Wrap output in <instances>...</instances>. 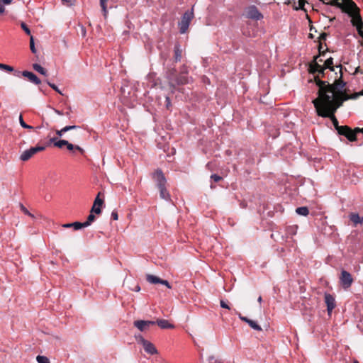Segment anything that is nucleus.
Wrapping results in <instances>:
<instances>
[{
  "label": "nucleus",
  "instance_id": "obj_1",
  "mask_svg": "<svg viewBox=\"0 0 363 363\" xmlns=\"http://www.w3.org/2000/svg\"><path fill=\"white\" fill-rule=\"evenodd\" d=\"M338 67L340 68V72L342 74V66L340 65ZM342 74L338 79H336L333 84H328L327 82L316 79V84L319 87L318 89V97L314 100H319L321 103H328L325 99L327 96L330 97L329 100H332L333 104L342 103L349 99L350 96L344 92L343 89L345 86V83L342 80Z\"/></svg>",
  "mask_w": 363,
  "mask_h": 363
},
{
  "label": "nucleus",
  "instance_id": "obj_2",
  "mask_svg": "<svg viewBox=\"0 0 363 363\" xmlns=\"http://www.w3.org/2000/svg\"><path fill=\"white\" fill-rule=\"evenodd\" d=\"M329 99L330 98L327 96L325 101H328V103H321L319 102V100H313V104L315 108L317 114L321 117L330 118L335 129L337 130V128L340 127V125H338V121L334 114L337 109L342 105L340 103L333 104V101L331 99L329 100Z\"/></svg>",
  "mask_w": 363,
  "mask_h": 363
},
{
  "label": "nucleus",
  "instance_id": "obj_3",
  "mask_svg": "<svg viewBox=\"0 0 363 363\" xmlns=\"http://www.w3.org/2000/svg\"><path fill=\"white\" fill-rule=\"evenodd\" d=\"M345 1L347 9L344 11L352 17L351 20L352 26L357 28L358 26L363 25V22L359 13V9L355 3L352 0H345Z\"/></svg>",
  "mask_w": 363,
  "mask_h": 363
},
{
  "label": "nucleus",
  "instance_id": "obj_4",
  "mask_svg": "<svg viewBox=\"0 0 363 363\" xmlns=\"http://www.w3.org/2000/svg\"><path fill=\"white\" fill-rule=\"evenodd\" d=\"M338 134L345 136L350 141H354L357 140L356 135L359 133H363V128H356L352 130L347 125H341L337 130Z\"/></svg>",
  "mask_w": 363,
  "mask_h": 363
},
{
  "label": "nucleus",
  "instance_id": "obj_5",
  "mask_svg": "<svg viewBox=\"0 0 363 363\" xmlns=\"http://www.w3.org/2000/svg\"><path fill=\"white\" fill-rule=\"evenodd\" d=\"M194 18L193 9L191 11H186L182 17L181 21L179 23V30L181 33H185L188 30L190 22Z\"/></svg>",
  "mask_w": 363,
  "mask_h": 363
},
{
  "label": "nucleus",
  "instance_id": "obj_6",
  "mask_svg": "<svg viewBox=\"0 0 363 363\" xmlns=\"http://www.w3.org/2000/svg\"><path fill=\"white\" fill-rule=\"evenodd\" d=\"M45 150L44 146H36V147H32L28 150H26L22 152V154L20 156V159L22 161H28L29 159H30L35 154H36L38 152L43 151Z\"/></svg>",
  "mask_w": 363,
  "mask_h": 363
},
{
  "label": "nucleus",
  "instance_id": "obj_7",
  "mask_svg": "<svg viewBox=\"0 0 363 363\" xmlns=\"http://www.w3.org/2000/svg\"><path fill=\"white\" fill-rule=\"evenodd\" d=\"M152 178L156 182L158 189L166 186L167 179L161 169H157L154 172Z\"/></svg>",
  "mask_w": 363,
  "mask_h": 363
},
{
  "label": "nucleus",
  "instance_id": "obj_8",
  "mask_svg": "<svg viewBox=\"0 0 363 363\" xmlns=\"http://www.w3.org/2000/svg\"><path fill=\"white\" fill-rule=\"evenodd\" d=\"M246 16L253 20H260L263 18V15L259 11L255 6H250L246 10Z\"/></svg>",
  "mask_w": 363,
  "mask_h": 363
},
{
  "label": "nucleus",
  "instance_id": "obj_9",
  "mask_svg": "<svg viewBox=\"0 0 363 363\" xmlns=\"http://www.w3.org/2000/svg\"><path fill=\"white\" fill-rule=\"evenodd\" d=\"M16 76L19 77L20 74L26 77L30 82L34 84L38 85L41 83L40 79L33 72L29 71H23L22 72H16L14 74Z\"/></svg>",
  "mask_w": 363,
  "mask_h": 363
},
{
  "label": "nucleus",
  "instance_id": "obj_10",
  "mask_svg": "<svg viewBox=\"0 0 363 363\" xmlns=\"http://www.w3.org/2000/svg\"><path fill=\"white\" fill-rule=\"evenodd\" d=\"M133 325L140 331L144 332L147 330L150 326L155 325V321L140 320L134 321Z\"/></svg>",
  "mask_w": 363,
  "mask_h": 363
},
{
  "label": "nucleus",
  "instance_id": "obj_11",
  "mask_svg": "<svg viewBox=\"0 0 363 363\" xmlns=\"http://www.w3.org/2000/svg\"><path fill=\"white\" fill-rule=\"evenodd\" d=\"M323 60L320 58V56L315 57L314 61L311 64L310 69L312 72H318L319 74H323L324 67L321 66L319 62H322Z\"/></svg>",
  "mask_w": 363,
  "mask_h": 363
},
{
  "label": "nucleus",
  "instance_id": "obj_12",
  "mask_svg": "<svg viewBox=\"0 0 363 363\" xmlns=\"http://www.w3.org/2000/svg\"><path fill=\"white\" fill-rule=\"evenodd\" d=\"M340 281L344 288H349L352 282L353 279L351 274L345 270H342L341 272Z\"/></svg>",
  "mask_w": 363,
  "mask_h": 363
},
{
  "label": "nucleus",
  "instance_id": "obj_13",
  "mask_svg": "<svg viewBox=\"0 0 363 363\" xmlns=\"http://www.w3.org/2000/svg\"><path fill=\"white\" fill-rule=\"evenodd\" d=\"M325 302L327 306V311L330 314L336 306L334 296L330 294H325Z\"/></svg>",
  "mask_w": 363,
  "mask_h": 363
},
{
  "label": "nucleus",
  "instance_id": "obj_14",
  "mask_svg": "<svg viewBox=\"0 0 363 363\" xmlns=\"http://www.w3.org/2000/svg\"><path fill=\"white\" fill-rule=\"evenodd\" d=\"M143 347L145 351L148 354H155L157 353V350L154 345L147 340L145 342V343L143 345Z\"/></svg>",
  "mask_w": 363,
  "mask_h": 363
},
{
  "label": "nucleus",
  "instance_id": "obj_15",
  "mask_svg": "<svg viewBox=\"0 0 363 363\" xmlns=\"http://www.w3.org/2000/svg\"><path fill=\"white\" fill-rule=\"evenodd\" d=\"M155 324H157L162 329L174 328V325L169 323L167 320L160 319L155 321Z\"/></svg>",
  "mask_w": 363,
  "mask_h": 363
},
{
  "label": "nucleus",
  "instance_id": "obj_16",
  "mask_svg": "<svg viewBox=\"0 0 363 363\" xmlns=\"http://www.w3.org/2000/svg\"><path fill=\"white\" fill-rule=\"evenodd\" d=\"M187 73L186 71L182 72L177 78L176 82L177 84H185L189 82L188 77H186V74Z\"/></svg>",
  "mask_w": 363,
  "mask_h": 363
},
{
  "label": "nucleus",
  "instance_id": "obj_17",
  "mask_svg": "<svg viewBox=\"0 0 363 363\" xmlns=\"http://www.w3.org/2000/svg\"><path fill=\"white\" fill-rule=\"evenodd\" d=\"M160 190V196L161 199L165 201H170V194L169 191L166 189V186L159 188Z\"/></svg>",
  "mask_w": 363,
  "mask_h": 363
},
{
  "label": "nucleus",
  "instance_id": "obj_18",
  "mask_svg": "<svg viewBox=\"0 0 363 363\" xmlns=\"http://www.w3.org/2000/svg\"><path fill=\"white\" fill-rule=\"evenodd\" d=\"M146 280L150 284H160L161 279L152 274H147Z\"/></svg>",
  "mask_w": 363,
  "mask_h": 363
},
{
  "label": "nucleus",
  "instance_id": "obj_19",
  "mask_svg": "<svg viewBox=\"0 0 363 363\" xmlns=\"http://www.w3.org/2000/svg\"><path fill=\"white\" fill-rule=\"evenodd\" d=\"M350 219L354 224L362 223L363 222V218H361L357 213H351L350 215Z\"/></svg>",
  "mask_w": 363,
  "mask_h": 363
},
{
  "label": "nucleus",
  "instance_id": "obj_20",
  "mask_svg": "<svg viewBox=\"0 0 363 363\" xmlns=\"http://www.w3.org/2000/svg\"><path fill=\"white\" fill-rule=\"evenodd\" d=\"M174 59L176 62H179L182 59V50L179 45L174 46Z\"/></svg>",
  "mask_w": 363,
  "mask_h": 363
},
{
  "label": "nucleus",
  "instance_id": "obj_21",
  "mask_svg": "<svg viewBox=\"0 0 363 363\" xmlns=\"http://www.w3.org/2000/svg\"><path fill=\"white\" fill-rule=\"evenodd\" d=\"M50 142H52V143L53 142L54 145L59 148H62L63 146H65V145H66V144H67V140H60L58 141H55V138H51Z\"/></svg>",
  "mask_w": 363,
  "mask_h": 363
},
{
  "label": "nucleus",
  "instance_id": "obj_22",
  "mask_svg": "<svg viewBox=\"0 0 363 363\" xmlns=\"http://www.w3.org/2000/svg\"><path fill=\"white\" fill-rule=\"evenodd\" d=\"M296 212L301 216H306L309 213L308 208L306 206L298 207L296 209Z\"/></svg>",
  "mask_w": 363,
  "mask_h": 363
},
{
  "label": "nucleus",
  "instance_id": "obj_23",
  "mask_svg": "<svg viewBox=\"0 0 363 363\" xmlns=\"http://www.w3.org/2000/svg\"><path fill=\"white\" fill-rule=\"evenodd\" d=\"M33 68L41 74L44 76L47 75V71L41 65L35 63L33 65Z\"/></svg>",
  "mask_w": 363,
  "mask_h": 363
},
{
  "label": "nucleus",
  "instance_id": "obj_24",
  "mask_svg": "<svg viewBox=\"0 0 363 363\" xmlns=\"http://www.w3.org/2000/svg\"><path fill=\"white\" fill-rule=\"evenodd\" d=\"M333 59L332 57L328 58L324 62V70L327 68H329L331 71H334V67H333Z\"/></svg>",
  "mask_w": 363,
  "mask_h": 363
},
{
  "label": "nucleus",
  "instance_id": "obj_25",
  "mask_svg": "<svg viewBox=\"0 0 363 363\" xmlns=\"http://www.w3.org/2000/svg\"><path fill=\"white\" fill-rule=\"evenodd\" d=\"M335 1V5L337 6L338 8L341 9L342 11H345L347 9L346 7V1L345 0H334Z\"/></svg>",
  "mask_w": 363,
  "mask_h": 363
},
{
  "label": "nucleus",
  "instance_id": "obj_26",
  "mask_svg": "<svg viewBox=\"0 0 363 363\" xmlns=\"http://www.w3.org/2000/svg\"><path fill=\"white\" fill-rule=\"evenodd\" d=\"M72 228L75 230H79L82 228H86V226L84 225L85 223L84 222V223H80V222H74V223H72Z\"/></svg>",
  "mask_w": 363,
  "mask_h": 363
},
{
  "label": "nucleus",
  "instance_id": "obj_27",
  "mask_svg": "<svg viewBox=\"0 0 363 363\" xmlns=\"http://www.w3.org/2000/svg\"><path fill=\"white\" fill-rule=\"evenodd\" d=\"M108 0H100V5L101 6V9H102V11H103V13H104V16L106 17L107 13H108V11H107V9H106V3H107Z\"/></svg>",
  "mask_w": 363,
  "mask_h": 363
},
{
  "label": "nucleus",
  "instance_id": "obj_28",
  "mask_svg": "<svg viewBox=\"0 0 363 363\" xmlns=\"http://www.w3.org/2000/svg\"><path fill=\"white\" fill-rule=\"evenodd\" d=\"M252 328L255 330L261 331L262 328L254 320H251L248 324Z\"/></svg>",
  "mask_w": 363,
  "mask_h": 363
},
{
  "label": "nucleus",
  "instance_id": "obj_29",
  "mask_svg": "<svg viewBox=\"0 0 363 363\" xmlns=\"http://www.w3.org/2000/svg\"><path fill=\"white\" fill-rule=\"evenodd\" d=\"M94 220L95 216L92 213H91V214H89V216H88L86 221L84 222V225H86V227L89 226Z\"/></svg>",
  "mask_w": 363,
  "mask_h": 363
},
{
  "label": "nucleus",
  "instance_id": "obj_30",
  "mask_svg": "<svg viewBox=\"0 0 363 363\" xmlns=\"http://www.w3.org/2000/svg\"><path fill=\"white\" fill-rule=\"evenodd\" d=\"M38 363H50L48 357L38 355L36 358Z\"/></svg>",
  "mask_w": 363,
  "mask_h": 363
},
{
  "label": "nucleus",
  "instance_id": "obj_31",
  "mask_svg": "<svg viewBox=\"0 0 363 363\" xmlns=\"http://www.w3.org/2000/svg\"><path fill=\"white\" fill-rule=\"evenodd\" d=\"M0 69L8 71V72H13V68L11 66H9L8 65L0 63Z\"/></svg>",
  "mask_w": 363,
  "mask_h": 363
},
{
  "label": "nucleus",
  "instance_id": "obj_32",
  "mask_svg": "<svg viewBox=\"0 0 363 363\" xmlns=\"http://www.w3.org/2000/svg\"><path fill=\"white\" fill-rule=\"evenodd\" d=\"M135 338L142 345L147 341L141 335H135Z\"/></svg>",
  "mask_w": 363,
  "mask_h": 363
},
{
  "label": "nucleus",
  "instance_id": "obj_33",
  "mask_svg": "<svg viewBox=\"0 0 363 363\" xmlns=\"http://www.w3.org/2000/svg\"><path fill=\"white\" fill-rule=\"evenodd\" d=\"M30 48L33 53H36V49L35 48L34 39L33 36L30 38Z\"/></svg>",
  "mask_w": 363,
  "mask_h": 363
},
{
  "label": "nucleus",
  "instance_id": "obj_34",
  "mask_svg": "<svg viewBox=\"0 0 363 363\" xmlns=\"http://www.w3.org/2000/svg\"><path fill=\"white\" fill-rule=\"evenodd\" d=\"M66 146L69 150H72L74 148H75L81 152H83V150L79 146H77V145L74 146L72 144L69 143L68 141H67V144H66Z\"/></svg>",
  "mask_w": 363,
  "mask_h": 363
},
{
  "label": "nucleus",
  "instance_id": "obj_35",
  "mask_svg": "<svg viewBox=\"0 0 363 363\" xmlns=\"http://www.w3.org/2000/svg\"><path fill=\"white\" fill-rule=\"evenodd\" d=\"M20 208L21 210L26 215L30 216L31 218H34V216L33 214H32L31 213H30L28 209L21 203H20Z\"/></svg>",
  "mask_w": 363,
  "mask_h": 363
},
{
  "label": "nucleus",
  "instance_id": "obj_36",
  "mask_svg": "<svg viewBox=\"0 0 363 363\" xmlns=\"http://www.w3.org/2000/svg\"><path fill=\"white\" fill-rule=\"evenodd\" d=\"M46 82L49 85L50 87H51L52 89H54L55 91H57L60 94L62 95V93L60 91V90L57 88V86L55 84L50 82L49 81H47Z\"/></svg>",
  "mask_w": 363,
  "mask_h": 363
},
{
  "label": "nucleus",
  "instance_id": "obj_37",
  "mask_svg": "<svg viewBox=\"0 0 363 363\" xmlns=\"http://www.w3.org/2000/svg\"><path fill=\"white\" fill-rule=\"evenodd\" d=\"M79 128V126L77 125H67V126H65L62 128V131H64L65 133L69 131V130H74V129H77Z\"/></svg>",
  "mask_w": 363,
  "mask_h": 363
},
{
  "label": "nucleus",
  "instance_id": "obj_38",
  "mask_svg": "<svg viewBox=\"0 0 363 363\" xmlns=\"http://www.w3.org/2000/svg\"><path fill=\"white\" fill-rule=\"evenodd\" d=\"M104 203V201L99 198V194L96 196L95 199L94 203L93 206L98 205L99 207L101 206Z\"/></svg>",
  "mask_w": 363,
  "mask_h": 363
},
{
  "label": "nucleus",
  "instance_id": "obj_39",
  "mask_svg": "<svg viewBox=\"0 0 363 363\" xmlns=\"http://www.w3.org/2000/svg\"><path fill=\"white\" fill-rule=\"evenodd\" d=\"M62 4L67 6H71L74 4L75 0H62Z\"/></svg>",
  "mask_w": 363,
  "mask_h": 363
},
{
  "label": "nucleus",
  "instance_id": "obj_40",
  "mask_svg": "<svg viewBox=\"0 0 363 363\" xmlns=\"http://www.w3.org/2000/svg\"><path fill=\"white\" fill-rule=\"evenodd\" d=\"M101 210L99 206L96 207V206H93L91 210V213H95L96 214L101 213Z\"/></svg>",
  "mask_w": 363,
  "mask_h": 363
},
{
  "label": "nucleus",
  "instance_id": "obj_41",
  "mask_svg": "<svg viewBox=\"0 0 363 363\" xmlns=\"http://www.w3.org/2000/svg\"><path fill=\"white\" fill-rule=\"evenodd\" d=\"M236 313L238 315V317H239V318H240L241 320H242V321H244V322L247 323V324H249L250 321L251 320L250 319H249V318H247V317L242 316V315L240 313H238V312H236Z\"/></svg>",
  "mask_w": 363,
  "mask_h": 363
},
{
  "label": "nucleus",
  "instance_id": "obj_42",
  "mask_svg": "<svg viewBox=\"0 0 363 363\" xmlns=\"http://www.w3.org/2000/svg\"><path fill=\"white\" fill-rule=\"evenodd\" d=\"M21 28L26 32V34L30 35V30L25 23H21Z\"/></svg>",
  "mask_w": 363,
  "mask_h": 363
},
{
  "label": "nucleus",
  "instance_id": "obj_43",
  "mask_svg": "<svg viewBox=\"0 0 363 363\" xmlns=\"http://www.w3.org/2000/svg\"><path fill=\"white\" fill-rule=\"evenodd\" d=\"M211 179H213L215 182H219L222 179V177L218 174H212L211 176Z\"/></svg>",
  "mask_w": 363,
  "mask_h": 363
},
{
  "label": "nucleus",
  "instance_id": "obj_44",
  "mask_svg": "<svg viewBox=\"0 0 363 363\" xmlns=\"http://www.w3.org/2000/svg\"><path fill=\"white\" fill-rule=\"evenodd\" d=\"M357 30L358 34L363 38V25L358 26Z\"/></svg>",
  "mask_w": 363,
  "mask_h": 363
},
{
  "label": "nucleus",
  "instance_id": "obj_45",
  "mask_svg": "<svg viewBox=\"0 0 363 363\" xmlns=\"http://www.w3.org/2000/svg\"><path fill=\"white\" fill-rule=\"evenodd\" d=\"M111 218L114 220H117L118 219V213L116 211H113L111 213Z\"/></svg>",
  "mask_w": 363,
  "mask_h": 363
},
{
  "label": "nucleus",
  "instance_id": "obj_46",
  "mask_svg": "<svg viewBox=\"0 0 363 363\" xmlns=\"http://www.w3.org/2000/svg\"><path fill=\"white\" fill-rule=\"evenodd\" d=\"M160 284L166 286L169 289L172 288V286L169 284V283L167 280H164V279H161Z\"/></svg>",
  "mask_w": 363,
  "mask_h": 363
},
{
  "label": "nucleus",
  "instance_id": "obj_47",
  "mask_svg": "<svg viewBox=\"0 0 363 363\" xmlns=\"http://www.w3.org/2000/svg\"><path fill=\"white\" fill-rule=\"evenodd\" d=\"M13 0H0V4L1 5H9L12 3Z\"/></svg>",
  "mask_w": 363,
  "mask_h": 363
},
{
  "label": "nucleus",
  "instance_id": "obj_48",
  "mask_svg": "<svg viewBox=\"0 0 363 363\" xmlns=\"http://www.w3.org/2000/svg\"><path fill=\"white\" fill-rule=\"evenodd\" d=\"M220 305L223 308L230 309L229 306L223 300H220Z\"/></svg>",
  "mask_w": 363,
  "mask_h": 363
},
{
  "label": "nucleus",
  "instance_id": "obj_49",
  "mask_svg": "<svg viewBox=\"0 0 363 363\" xmlns=\"http://www.w3.org/2000/svg\"><path fill=\"white\" fill-rule=\"evenodd\" d=\"M165 101H166V107H167V108H169L171 106V101H170V99L169 96H166Z\"/></svg>",
  "mask_w": 363,
  "mask_h": 363
},
{
  "label": "nucleus",
  "instance_id": "obj_50",
  "mask_svg": "<svg viewBox=\"0 0 363 363\" xmlns=\"http://www.w3.org/2000/svg\"><path fill=\"white\" fill-rule=\"evenodd\" d=\"M19 123H20V125H21L22 128H23L25 125H26V123L25 121H23V117L21 115H20L19 116Z\"/></svg>",
  "mask_w": 363,
  "mask_h": 363
},
{
  "label": "nucleus",
  "instance_id": "obj_51",
  "mask_svg": "<svg viewBox=\"0 0 363 363\" xmlns=\"http://www.w3.org/2000/svg\"><path fill=\"white\" fill-rule=\"evenodd\" d=\"M63 133H65V132L62 131V128L60 130L56 131V134L57 135L58 137H62Z\"/></svg>",
  "mask_w": 363,
  "mask_h": 363
},
{
  "label": "nucleus",
  "instance_id": "obj_52",
  "mask_svg": "<svg viewBox=\"0 0 363 363\" xmlns=\"http://www.w3.org/2000/svg\"><path fill=\"white\" fill-rule=\"evenodd\" d=\"M130 289L133 290V291L138 292V291H140V286L138 284H137L134 288Z\"/></svg>",
  "mask_w": 363,
  "mask_h": 363
},
{
  "label": "nucleus",
  "instance_id": "obj_53",
  "mask_svg": "<svg viewBox=\"0 0 363 363\" xmlns=\"http://www.w3.org/2000/svg\"><path fill=\"white\" fill-rule=\"evenodd\" d=\"M298 3H299V7L301 9H303L305 0H299Z\"/></svg>",
  "mask_w": 363,
  "mask_h": 363
},
{
  "label": "nucleus",
  "instance_id": "obj_54",
  "mask_svg": "<svg viewBox=\"0 0 363 363\" xmlns=\"http://www.w3.org/2000/svg\"><path fill=\"white\" fill-rule=\"evenodd\" d=\"M215 359V357L213 355L209 356L208 358V363H212L213 360Z\"/></svg>",
  "mask_w": 363,
  "mask_h": 363
},
{
  "label": "nucleus",
  "instance_id": "obj_55",
  "mask_svg": "<svg viewBox=\"0 0 363 363\" xmlns=\"http://www.w3.org/2000/svg\"><path fill=\"white\" fill-rule=\"evenodd\" d=\"M5 11V8L3 5L0 4V15L3 13Z\"/></svg>",
  "mask_w": 363,
  "mask_h": 363
},
{
  "label": "nucleus",
  "instance_id": "obj_56",
  "mask_svg": "<svg viewBox=\"0 0 363 363\" xmlns=\"http://www.w3.org/2000/svg\"><path fill=\"white\" fill-rule=\"evenodd\" d=\"M53 110H54L55 113H56L57 115H60V116L63 115V113L62 111H60L57 109H55V108H54Z\"/></svg>",
  "mask_w": 363,
  "mask_h": 363
},
{
  "label": "nucleus",
  "instance_id": "obj_57",
  "mask_svg": "<svg viewBox=\"0 0 363 363\" xmlns=\"http://www.w3.org/2000/svg\"><path fill=\"white\" fill-rule=\"evenodd\" d=\"M62 227L66 228H71V227H72V223H66V224L62 225Z\"/></svg>",
  "mask_w": 363,
  "mask_h": 363
},
{
  "label": "nucleus",
  "instance_id": "obj_58",
  "mask_svg": "<svg viewBox=\"0 0 363 363\" xmlns=\"http://www.w3.org/2000/svg\"><path fill=\"white\" fill-rule=\"evenodd\" d=\"M23 128H26V129H33V127L31 126V125H29L28 124H26V125L23 127Z\"/></svg>",
  "mask_w": 363,
  "mask_h": 363
},
{
  "label": "nucleus",
  "instance_id": "obj_59",
  "mask_svg": "<svg viewBox=\"0 0 363 363\" xmlns=\"http://www.w3.org/2000/svg\"><path fill=\"white\" fill-rule=\"evenodd\" d=\"M257 301H258V302L261 303V302H262V297H261V296H259V297H258Z\"/></svg>",
  "mask_w": 363,
  "mask_h": 363
},
{
  "label": "nucleus",
  "instance_id": "obj_60",
  "mask_svg": "<svg viewBox=\"0 0 363 363\" xmlns=\"http://www.w3.org/2000/svg\"><path fill=\"white\" fill-rule=\"evenodd\" d=\"M325 36H326V34H325V33H323V34L321 35V37H322L323 39L325 38Z\"/></svg>",
  "mask_w": 363,
  "mask_h": 363
},
{
  "label": "nucleus",
  "instance_id": "obj_61",
  "mask_svg": "<svg viewBox=\"0 0 363 363\" xmlns=\"http://www.w3.org/2000/svg\"><path fill=\"white\" fill-rule=\"evenodd\" d=\"M65 115H66L68 118H70V114H69V112H67V113H65Z\"/></svg>",
  "mask_w": 363,
  "mask_h": 363
},
{
  "label": "nucleus",
  "instance_id": "obj_62",
  "mask_svg": "<svg viewBox=\"0 0 363 363\" xmlns=\"http://www.w3.org/2000/svg\"><path fill=\"white\" fill-rule=\"evenodd\" d=\"M319 52H320V54L321 55V52H321V45H320V46H319Z\"/></svg>",
  "mask_w": 363,
  "mask_h": 363
},
{
  "label": "nucleus",
  "instance_id": "obj_63",
  "mask_svg": "<svg viewBox=\"0 0 363 363\" xmlns=\"http://www.w3.org/2000/svg\"><path fill=\"white\" fill-rule=\"evenodd\" d=\"M353 363H359L357 360H354Z\"/></svg>",
  "mask_w": 363,
  "mask_h": 363
}]
</instances>
